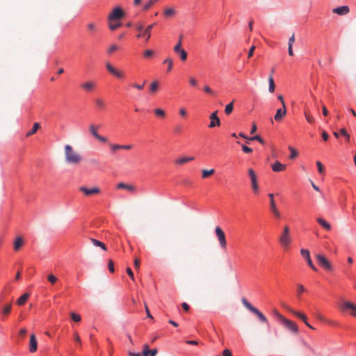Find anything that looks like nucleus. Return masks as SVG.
<instances>
[{"instance_id":"4468645a","label":"nucleus","mask_w":356,"mask_h":356,"mask_svg":"<svg viewBox=\"0 0 356 356\" xmlns=\"http://www.w3.org/2000/svg\"><path fill=\"white\" fill-rule=\"evenodd\" d=\"M38 349V341L34 334H31L30 341L29 346V350L30 353H33L36 352Z\"/></svg>"},{"instance_id":"393cba45","label":"nucleus","mask_w":356,"mask_h":356,"mask_svg":"<svg viewBox=\"0 0 356 356\" xmlns=\"http://www.w3.org/2000/svg\"><path fill=\"white\" fill-rule=\"evenodd\" d=\"M252 313L255 314L261 323H268L266 317L257 308H256Z\"/></svg>"},{"instance_id":"a211bd4d","label":"nucleus","mask_w":356,"mask_h":356,"mask_svg":"<svg viewBox=\"0 0 356 356\" xmlns=\"http://www.w3.org/2000/svg\"><path fill=\"white\" fill-rule=\"evenodd\" d=\"M350 11V8L348 6H343L340 7L335 8L332 10V13L337 14L339 15H346Z\"/></svg>"},{"instance_id":"bb28decb","label":"nucleus","mask_w":356,"mask_h":356,"mask_svg":"<svg viewBox=\"0 0 356 356\" xmlns=\"http://www.w3.org/2000/svg\"><path fill=\"white\" fill-rule=\"evenodd\" d=\"M289 312L291 314H293V315H295L296 316H297L298 318L302 320L303 322L307 321V317L304 314H302L300 312H297L293 309H289Z\"/></svg>"},{"instance_id":"2f4dec72","label":"nucleus","mask_w":356,"mask_h":356,"mask_svg":"<svg viewBox=\"0 0 356 356\" xmlns=\"http://www.w3.org/2000/svg\"><path fill=\"white\" fill-rule=\"evenodd\" d=\"M11 308H12V305L11 303H9V304H7L6 305H4L3 307H2L1 308V313L3 314V315H8L11 311Z\"/></svg>"},{"instance_id":"7ed1b4c3","label":"nucleus","mask_w":356,"mask_h":356,"mask_svg":"<svg viewBox=\"0 0 356 356\" xmlns=\"http://www.w3.org/2000/svg\"><path fill=\"white\" fill-rule=\"evenodd\" d=\"M155 24H152L148 25L145 29H143V26L141 24H137L136 26V29L139 32L136 37L138 38H145V41L147 42L151 37V31Z\"/></svg>"},{"instance_id":"69168bd1","label":"nucleus","mask_w":356,"mask_h":356,"mask_svg":"<svg viewBox=\"0 0 356 356\" xmlns=\"http://www.w3.org/2000/svg\"><path fill=\"white\" fill-rule=\"evenodd\" d=\"M222 356H232V352L228 349H225L222 351Z\"/></svg>"},{"instance_id":"5fc2aeb1","label":"nucleus","mask_w":356,"mask_h":356,"mask_svg":"<svg viewBox=\"0 0 356 356\" xmlns=\"http://www.w3.org/2000/svg\"><path fill=\"white\" fill-rule=\"evenodd\" d=\"M47 279L49 282H50L51 284H54L57 280L56 277L54 276L53 274L49 275Z\"/></svg>"},{"instance_id":"f704fd0d","label":"nucleus","mask_w":356,"mask_h":356,"mask_svg":"<svg viewBox=\"0 0 356 356\" xmlns=\"http://www.w3.org/2000/svg\"><path fill=\"white\" fill-rule=\"evenodd\" d=\"M234 109V101L225 106V113L226 115H229L232 113Z\"/></svg>"},{"instance_id":"c03bdc74","label":"nucleus","mask_w":356,"mask_h":356,"mask_svg":"<svg viewBox=\"0 0 356 356\" xmlns=\"http://www.w3.org/2000/svg\"><path fill=\"white\" fill-rule=\"evenodd\" d=\"M164 63L168 64V72H170L172 68V60L170 58H167L164 62Z\"/></svg>"},{"instance_id":"13d9d810","label":"nucleus","mask_w":356,"mask_h":356,"mask_svg":"<svg viewBox=\"0 0 356 356\" xmlns=\"http://www.w3.org/2000/svg\"><path fill=\"white\" fill-rule=\"evenodd\" d=\"M154 55V51L151 49H147L144 52V56L145 57H151Z\"/></svg>"},{"instance_id":"8fccbe9b","label":"nucleus","mask_w":356,"mask_h":356,"mask_svg":"<svg viewBox=\"0 0 356 356\" xmlns=\"http://www.w3.org/2000/svg\"><path fill=\"white\" fill-rule=\"evenodd\" d=\"M145 82H143V83L141 84H139V83H132L131 84V86L134 87V88H136L138 90H143L144 88V86H145Z\"/></svg>"},{"instance_id":"09e8293b","label":"nucleus","mask_w":356,"mask_h":356,"mask_svg":"<svg viewBox=\"0 0 356 356\" xmlns=\"http://www.w3.org/2000/svg\"><path fill=\"white\" fill-rule=\"evenodd\" d=\"M118 49H119V47H118L117 45H115V44H113V45H111V46L108 48V54H113L114 51H118Z\"/></svg>"},{"instance_id":"e2e57ef3","label":"nucleus","mask_w":356,"mask_h":356,"mask_svg":"<svg viewBox=\"0 0 356 356\" xmlns=\"http://www.w3.org/2000/svg\"><path fill=\"white\" fill-rule=\"evenodd\" d=\"M248 175H249L250 178H256V174H255L254 171L253 170V169H252V168H250L248 170Z\"/></svg>"},{"instance_id":"e433bc0d","label":"nucleus","mask_w":356,"mask_h":356,"mask_svg":"<svg viewBox=\"0 0 356 356\" xmlns=\"http://www.w3.org/2000/svg\"><path fill=\"white\" fill-rule=\"evenodd\" d=\"M121 26V23L113 22V21H108V26L111 31L117 29Z\"/></svg>"},{"instance_id":"0e129e2a","label":"nucleus","mask_w":356,"mask_h":356,"mask_svg":"<svg viewBox=\"0 0 356 356\" xmlns=\"http://www.w3.org/2000/svg\"><path fill=\"white\" fill-rule=\"evenodd\" d=\"M254 49H255V46H252L250 48L249 51H248V58H251L253 56Z\"/></svg>"},{"instance_id":"bf43d9fd","label":"nucleus","mask_w":356,"mask_h":356,"mask_svg":"<svg viewBox=\"0 0 356 356\" xmlns=\"http://www.w3.org/2000/svg\"><path fill=\"white\" fill-rule=\"evenodd\" d=\"M242 150L248 154L252 152V149L246 145H242Z\"/></svg>"},{"instance_id":"4d7b16f0","label":"nucleus","mask_w":356,"mask_h":356,"mask_svg":"<svg viewBox=\"0 0 356 356\" xmlns=\"http://www.w3.org/2000/svg\"><path fill=\"white\" fill-rule=\"evenodd\" d=\"M188 81H189L190 85L192 86L195 87V86H196L197 85V80L194 77H193V76L189 77Z\"/></svg>"},{"instance_id":"f03ea898","label":"nucleus","mask_w":356,"mask_h":356,"mask_svg":"<svg viewBox=\"0 0 356 356\" xmlns=\"http://www.w3.org/2000/svg\"><path fill=\"white\" fill-rule=\"evenodd\" d=\"M279 241L284 250H288L292 242L290 236V229L288 226L284 227L283 232L279 238Z\"/></svg>"},{"instance_id":"4c0bfd02","label":"nucleus","mask_w":356,"mask_h":356,"mask_svg":"<svg viewBox=\"0 0 356 356\" xmlns=\"http://www.w3.org/2000/svg\"><path fill=\"white\" fill-rule=\"evenodd\" d=\"M215 170L214 169H210V170H202V177L205 178L209 176H211L214 175Z\"/></svg>"},{"instance_id":"6ab92c4d","label":"nucleus","mask_w":356,"mask_h":356,"mask_svg":"<svg viewBox=\"0 0 356 356\" xmlns=\"http://www.w3.org/2000/svg\"><path fill=\"white\" fill-rule=\"evenodd\" d=\"M286 114V106L282 108H279L277 110L276 113L274 116L275 120L277 122L281 121Z\"/></svg>"},{"instance_id":"b1692460","label":"nucleus","mask_w":356,"mask_h":356,"mask_svg":"<svg viewBox=\"0 0 356 356\" xmlns=\"http://www.w3.org/2000/svg\"><path fill=\"white\" fill-rule=\"evenodd\" d=\"M94 102L99 110H103L106 106V102L102 97H96Z\"/></svg>"},{"instance_id":"4be33fe9","label":"nucleus","mask_w":356,"mask_h":356,"mask_svg":"<svg viewBox=\"0 0 356 356\" xmlns=\"http://www.w3.org/2000/svg\"><path fill=\"white\" fill-rule=\"evenodd\" d=\"M317 222L325 230L330 231L332 229L331 225L323 218H318Z\"/></svg>"},{"instance_id":"37998d69","label":"nucleus","mask_w":356,"mask_h":356,"mask_svg":"<svg viewBox=\"0 0 356 356\" xmlns=\"http://www.w3.org/2000/svg\"><path fill=\"white\" fill-rule=\"evenodd\" d=\"M305 116L306 118L307 121L310 123L313 124L314 122V119L312 117V115L307 111H305Z\"/></svg>"},{"instance_id":"473e14b6","label":"nucleus","mask_w":356,"mask_h":356,"mask_svg":"<svg viewBox=\"0 0 356 356\" xmlns=\"http://www.w3.org/2000/svg\"><path fill=\"white\" fill-rule=\"evenodd\" d=\"M268 83H269V88H268L269 92L271 93L274 92L275 89V85L274 80H273V78L272 76H269Z\"/></svg>"},{"instance_id":"6e6552de","label":"nucleus","mask_w":356,"mask_h":356,"mask_svg":"<svg viewBox=\"0 0 356 356\" xmlns=\"http://www.w3.org/2000/svg\"><path fill=\"white\" fill-rule=\"evenodd\" d=\"M106 67L108 72L119 79H122L124 77L123 71L114 67L110 63H106Z\"/></svg>"},{"instance_id":"412c9836","label":"nucleus","mask_w":356,"mask_h":356,"mask_svg":"<svg viewBox=\"0 0 356 356\" xmlns=\"http://www.w3.org/2000/svg\"><path fill=\"white\" fill-rule=\"evenodd\" d=\"M96 86V84L93 81H86L81 84V87L86 92H92Z\"/></svg>"},{"instance_id":"aec40b11","label":"nucleus","mask_w":356,"mask_h":356,"mask_svg":"<svg viewBox=\"0 0 356 356\" xmlns=\"http://www.w3.org/2000/svg\"><path fill=\"white\" fill-rule=\"evenodd\" d=\"M158 350L156 348H154L152 350L149 349V346L147 344H145L143 350V356H156Z\"/></svg>"},{"instance_id":"c756f323","label":"nucleus","mask_w":356,"mask_h":356,"mask_svg":"<svg viewBox=\"0 0 356 356\" xmlns=\"http://www.w3.org/2000/svg\"><path fill=\"white\" fill-rule=\"evenodd\" d=\"M242 303L244 307L251 312H252L256 309V307L252 306L245 298H242Z\"/></svg>"},{"instance_id":"20e7f679","label":"nucleus","mask_w":356,"mask_h":356,"mask_svg":"<svg viewBox=\"0 0 356 356\" xmlns=\"http://www.w3.org/2000/svg\"><path fill=\"white\" fill-rule=\"evenodd\" d=\"M184 38L183 35H180L179 37V40L176 45L174 47V51L177 54L182 61H185L187 59L188 54L187 52L181 48V42Z\"/></svg>"},{"instance_id":"39448f33","label":"nucleus","mask_w":356,"mask_h":356,"mask_svg":"<svg viewBox=\"0 0 356 356\" xmlns=\"http://www.w3.org/2000/svg\"><path fill=\"white\" fill-rule=\"evenodd\" d=\"M100 128V125H96L95 124H90L89 126V132L90 134L95 138L97 140L102 143H108V139L106 137L101 136L98 134L97 131Z\"/></svg>"},{"instance_id":"a878e982","label":"nucleus","mask_w":356,"mask_h":356,"mask_svg":"<svg viewBox=\"0 0 356 356\" xmlns=\"http://www.w3.org/2000/svg\"><path fill=\"white\" fill-rule=\"evenodd\" d=\"M118 188H123L130 192L135 191V187L133 185L125 184V183H120L117 186Z\"/></svg>"},{"instance_id":"79ce46f5","label":"nucleus","mask_w":356,"mask_h":356,"mask_svg":"<svg viewBox=\"0 0 356 356\" xmlns=\"http://www.w3.org/2000/svg\"><path fill=\"white\" fill-rule=\"evenodd\" d=\"M156 115L164 118L165 116V112L161 108H156L154 111Z\"/></svg>"},{"instance_id":"338daca9","label":"nucleus","mask_w":356,"mask_h":356,"mask_svg":"<svg viewBox=\"0 0 356 356\" xmlns=\"http://www.w3.org/2000/svg\"><path fill=\"white\" fill-rule=\"evenodd\" d=\"M181 307L183 308V309L186 312H188L190 309V306L188 304H187L186 302H183L181 304Z\"/></svg>"},{"instance_id":"c85d7f7f","label":"nucleus","mask_w":356,"mask_h":356,"mask_svg":"<svg viewBox=\"0 0 356 356\" xmlns=\"http://www.w3.org/2000/svg\"><path fill=\"white\" fill-rule=\"evenodd\" d=\"M29 297V295L28 293H24L17 300V304L20 306L23 305L27 301Z\"/></svg>"},{"instance_id":"1a4fd4ad","label":"nucleus","mask_w":356,"mask_h":356,"mask_svg":"<svg viewBox=\"0 0 356 356\" xmlns=\"http://www.w3.org/2000/svg\"><path fill=\"white\" fill-rule=\"evenodd\" d=\"M316 259L318 264L324 269L329 271H331L332 270V267L330 261L323 255L317 254Z\"/></svg>"},{"instance_id":"2eb2a0df","label":"nucleus","mask_w":356,"mask_h":356,"mask_svg":"<svg viewBox=\"0 0 356 356\" xmlns=\"http://www.w3.org/2000/svg\"><path fill=\"white\" fill-rule=\"evenodd\" d=\"M79 190L87 196L99 193V188L98 187L88 188L86 186H81Z\"/></svg>"},{"instance_id":"f257e3e1","label":"nucleus","mask_w":356,"mask_h":356,"mask_svg":"<svg viewBox=\"0 0 356 356\" xmlns=\"http://www.w3.org/2000/svg\"><path fill=\"white\" fill-rule=\"evenodd\" d=\"M65 161L69 165H79L83 160L81 154L70 145L64 146Z\"/></svg>"},{"instance_id":"9d476101","label":"nucleus","mask_w":356,"mask_h":356,"mask_svg":"<svg viewBox=\"0 0 356 356\" xmlns=\"http://www.w3.org/2000/svg\"><path fill=\"white\" fill-rule=\"evenodd\" d=\"M300 254L302 257H304L306 259V261L308 264V266L314 271H317V268L314 265L312 260L310 257V252L307 249L302 248L300 250Z\"/></svg>"},{"instance_id":"3c124183","label":"nucleus","mask_w":356,"mask_h":356,"mask_svg":"<svg viewBox=\"0 0 356 356\" xmlns=\"http://www.w3.org/2000/svg\"><path fill=\"white\" fill-rule=\"evenodd\" d=\"M316 165H317L318 172L323 175V172H324V167H323V164L320 161H317Z\"/></svg>"},{"instance_id":"052dcab7","label":"nucleus","mask_w":356,"mask_h":356,"mask_svg":"<svg viewBox=\"0 0 356 356\" xmlns=\"http://www.w3.org/2000/svg\"><path fill=\"white\" fill-rule=\"evenodd\" d=\"M108 270L111 273H113L114 270H115V268H114V264L113 262L112 261V260H110L109 262H108Z\"/></svg>"},{"instance_id":"f8f14e48","label":"nucleus","mask_w":356,"mask_h":356,"mask_svg":"<svg viewBox=\"0 0 356 356\" xmlns=\"http://www.w3.org/2000/svg\"><path fill=\"white\" fill-rule=\"evenodd\" d=\"M268 196L270 199V205L271 212L273 213V214L274 215V216L276 218H278V219L280 218H281V214H280V211H278V209L277 208V206H276V204H275V202L274 200V194L273 193H268Z\"/></svg>"},{"instance_id":"603ef678","label":"nucleus","mask_w":356,"mask_h":356,"mask_svg":"<svg viewBox=\"0 0 356 356\" xmlns=\"http://www.w3.org/2000/svg\"><path fill=\"white\" fill-rule=\"evenodd\" d=\"M157 0H149L147 4L144 6V10H148L152 7Z\"/></svg>"},{"instance_id":"ea45409f","label":"nucleus","mask_w":356,"mask_h":356,"mask_svg":"<svg viewBox=\"0 0 356 356\" xmlns=\"http://www.w3.org/2000/svg\"><path fill=\"white\" fill-rule=\"evenodd\" d=\"M252 180V188L254 193H259V185L257 183V179H251Z\"/></svg>"},{"instance_id":"58836bf2","label":"nucleus","mask_w":356,"mask_h":356,"mask_svg":"<svg viewBox=\"0 0 356 356\" xmlns=\"http://www.w3.org/2000/svg\"><path fill=\"white\" fill-rule=\"evenodd\" d=\"M175 10L172 8H167L164 10V15L166 17H172V16L175 15Z\"/></svg>"},{"instance_id":"de8ad7c7","label":"nucleus","mask_w":356,"mask_h":356,"mask_svg":"<svg viewBox=\"0 0 356 356\" xmlns=\"http://www.w3.org/2000/svg\"><path fill=\"white\" fill-rule=\"evenodd\" d=\"M289 149L291 151V154L289 156V158L291 159H295L297 156H298V152L296 151L295 149H293V147H289Z\"/></svg>"},{"instance_id":"a19ab883","label":"nucleus","mask_w":356,"mask_h":356,"mask_svg":"<svg viewBox=\"0 0 356 356\" xmlns=\"http://www.w3.org/2000/svg\"><path fill=\"white\" fill-rule=\"evenodd\" d=\"M109 147H110V149H111V152H113V153L115 152L118 150L121 149V148H122L121 145H118V144L110 143L109 144Z\"/></svg>"},{"instance_id":"72a5a7b5","label":"nucleus","mask_w":356,"mask_h":356,"mask_svg":"<svg viewBox=\"0 0 356 356\" xmlns=\"http://www.w3.org/2000/svg\"><path fill=\"white\" fill-rule=\"evenodd\" d=\"M150 92L152 93H155L159 90V83L155 81L150 83L149 86Z\"/></svg>"},{"instance_id":"864d4df0","label":"nucleus","mask_w":356,"mask_h":356,"mask_svg":"<svg viewBox=\"0 0 356 356\" xmlns=\"http://www.w3.org/2000/svg\"><path fill=\"white\" fill-rule=\"evenodd\" d=\"M249 140H257L261 144L264 143V140L259 136H255L251 137L249 138Z\"/></svg>"},{"instance_id":"c9c22d12","label":"nucleus","mask_w":356,"mask_h":356,"mask_svg":"<svg viewBox=\"0 0 356 356\" xmlns=\"http://www.w3.org/2000/svg\"><path fill=\"white\" fill-rule=\"evenodd\" d=\"M23 243V240L21 237H17L14 243V248L15 250H18Z\"/></svg>"},{"instance_id":"6e6d98bb","label":"nucleus","mask_w":356,"mask_h":356,"mask_svg":"<svg viewBox=\"0 0 356 356\" xmlns=\"http://www.w3.org/2000/svg\"><path fill=\"white\" fill-rule=\"evenodd\" d=\"M204 91L209 95L215 94L214 91L213 90H211L209 86H208L207 85L204 86Z\"/></svg>"},{"instance_id":"dca6fc26","label":"nucleus","mask_w":356,"mask_h":356,"mask_svg":"<svg viewBox=\"0 0 356 356\" xmlns=\"http://www.w3.org/2000/svg\"><path fill=\"white\" fill-rule=\"evenodd\" d=\"M342 310H348L350 309L352 310L351 315L353 316H356V305L349 302V301H344L341 307Z\"/></svg>"},{"instance_id":"cd10ccee","label":"nucleus","mask_w":356,"mask_h":356,"mask_svg":"<svg viewBox=\"0 0 356 356\" xmlns=\"http://www.w3.org/2000/svg\"><path fill=\"white\" fill-rule=\"evenodd\" d=\"M40 128V124H39L38 122H35V123L33 124V126L32 129H31L29 131H28V132L26 133V137H29V136H31L33 135L34 134H35V133H36V131H37Z\"/></svg>"},{"instance_id":"774afa93","label":"nucleus","mask_w":356,"mask_h":356,"mask_svg":"<svg viewBox=\"0 0 356 356\" xmlns=\"http://www.w3.org/2000/svg\"><path fill=\"white\" fill-rule=\"evenodd\" d=\"M295 42V35L294 33L291 36V38L289 40V45L293 46V44Z\"/></svg>"},{"instance_id":"680f3d73","label":"nucleus","mask_w":356,"mask_h":356,"mask_svg":"<svg viewBox=\"0 0 356 356\" xmlns=\"http://www.w3.org/2000/svg\"><path fill=\"white\" fill-rule=\"evenodd\" d=\"M127 273L129 275V276L131 277V279L132 280H134V273H133L132 270L129 267L127 268Z\"/></svg>"},{"instance_id":"7c9ffc66","label":"nucleus","mask_w":356,"mask_h":356,"mask_svg":"<svg viewBox=\"0 0 356 356\" xmlns=\"http://www.w3.org/2000/svg\"><path fill=\"white\" fill-rule=\"evenodd\" d=\"M91 241L94 245L100 247L104 250H106V246L103 242L95 238H91Z\"/></svg>"},{"instance_id":"a18cd8bd","label":"nucleus","mask_w":356,"mask_h":356,"mask_svg":"<svg viewBox=\"0 0 356 356\" xmlns=\"http://www.w3.org/2000/svg\"><path fill=\"white\" fill-rule=\"evenodd\" d=\"M71 318L76 323H78V322L81 321V316L76 313H72Z\"/></svg>"},{"instance_id":"9b49d317","label":"nucleus","mask_w":356,"mask_h":356,"mask_svg":"<svg viewBox=\"0 0 356 356\" xmlns=\"http://www.w3.org/2000/svg\"><path fill=\"white\" fill-rule=\"evenodd\" d=\"M124 15V11L119 7L113 9L108 16V21H115L121 19Z\"/></svg>"},{"instance_id":"ddd939ff","label":"nucleus","mask_w":356,"mask_h":356,"mask_svg":"<svg viewBox=\"0 0 356 356\" xmlns=\"http://www.w3.org/2000/svg\"><path fill=\"white\" fill-rule=\"evenodd\" d=\"M218 111H216L215 112L212 113L209 117L211 122L209 125V128H213L215 127H219L220 125V118L217 115Z\"/></svg>"},{"instance_id":"0eeeda50","label":"nucleus","mask_w":356,"mask_h":356,"mask_svg":"<svg viewBox=\"0 0 356 356\" xmlns=\"http://www.w3.org/2000/svg\"><path fill=\"white\" fill-rule=\"evenodd\" d=\"M215 233L218 238L220 248L222 250H225L227 248V241L223 230L218 226L215 229Z\"/></svg>"},{"instance_id":"f3484780","label":"nucleus","mask_w":356,"mask_h":356,"mask_svg":"<svg viewBox=\"0 0 356 356\" xmlns=\"http://www.w3.org/2000/svg\"><path fill=\"white\" fill-rule=\"evenodd\" d=\"M195 159L193 156H181L175 160V164L176 165H183L189 161H192Z\"/></svg>"},{"instance_id":"423d86ee","label":"nucleus","mask_w":356,"mask_h":356,"mask_svg":"<svg viewBox=\"0 0 356 356\" xmlns=\"http://www.w3.org/2000/svg\"><path fill=\"white\" fill-rule=\"evenodd\" d=\"M280 321L291 332L294 334L298 333V327L294 322L284 318L283 316H280Z\"/></svg>"},{"instance_id":"5701e85b","label":"nucleus","mask_w":356,"mask_h":356,"mask_svg":"<svg viewBox=\"0 0 356 356\" xmlns=\"http://www.w3.org/2000/svg\"><path fill=\"white\" fill-rule=\"evenodd\" d=\"M272 169L274 172H282L286 170V165H284L279 161H276L272 165Z\"/></svg>"},{"instance_id":"49530a36","label":"nucleus","mask_w":356,"mask_h":356,"mask_svg":"<svg viewBox=\"0 0 356 356\" xmlns=\"http://www.w3.org/2000/svg\"><path fill=\"white\" fill-rule=\"evenodd\" d=\"M305 289L303 285L298 284H297V295L300 296L302 293L305 292Z\"/></svg>"}]
</instances>
